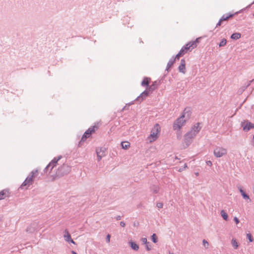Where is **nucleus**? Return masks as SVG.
Listing matches in <instances>:
<instances>
[{"mask_svg": "<svg viewBox=\"0 0 254 254\" xmlns=\"http://www.w3.org/2000/svg\"><path fill=\"white\" fill-rule=\"evenodd\" d=\"M31 184L28 182V181L25 179L24 181L23 182L21 186L20 187V188L22 189L24 187H25L26 186H29Z\"/></svg>", "mask_w": 254, "mask_h": 254, "instance_id": "obj_30", "label": "nucleus"}, {"mask_svg": "<svg viewBox=\"0 0 254 254\" xmlns=\"http://www.w3.org/2000/svg\"><path fill=\"white\" fill-rule=\"evenodd\" d=\"M169 254H173V253H170Z\"/></svg>", "mask_w": 254, "mask_h": 254, "instance_id": "obj_55", "label": "nucleus"}, {"mask_svg": "<svg viewBox=\"0 0 254 254\" xmlns=\"http://www.w3.org/2000/svg\"><path fill=\"white\" fill-rule=\"evenodd\" d=\"M62 158L61 155L58 156L57 157H55L46 166V167L44 169V171L47 172L48 169L50 168V171H52L54 166H56V164L59 160H60Z\"/></svg>", "mask_w": 254, "mask_h": 254, "instance_id": "obj_6", "label": "nucleus"}, {"mask_svg": "<svg viewBox=\"0 0 254 254\" xmlns=\"http://www.w3.org/2000/svg\"><path fill=\"white\" fill-rule=\"evenodd\" d=\"M191 113L190 109L189 108H186L182 116H184V118L187 120L190 118Z\"/></svg>", "mask_w": 254, "mask_h": 254, "instance_id": "obj_14", "label": "nucleus"}, {"mask_svg": "<svg viewBox=\"0 0 254 254\" xmlns=\"http://www.w3.org/2000/svg\"><path fill=\"white\" fill-rule=\"evenodd\" d=\"M241 34L240 33L236 32L233 33L231 36V38L233 40H238L241 38Z\"/></svg>", "mask_w": 254, "mask_h": 254, "instance_id": "obj_22", "label": "nucleus"}, {"mask_svg": "<svg viewBox=\"0 0 254 254\" xmlns=\"http://www.w3.org/2000/svg\"><path fill=\"white\" fill-rule=\"evenodd\" d=\"M151 240L154 243L158 242V238L155 234H153L151 236Z\"/></svg>", "mask_w": 254, "mask_h": 254, "instance_id": "obj_29", "label": "nucleus"}, {"mask_svg": "<svg viewBox=\"0 0 254 254\" xmlns=\"http://www.w3.org/2000/svg\"><path fill=\"white\" fill-rule=\"evenodd\" d=\"M226 43H227L226 39H225V38H223V39H222V40L221 41V42L219 44V46L220 47H223V46L226 45Z\"/></svg>", "mask_w": 254, "mask_h": 254, "instance_id": "obj_31", "label": "nucleus"}, {"mask_svg": "<svg viewBox=\"0 0 254 254\" xmlns=\"http://www.w3.org/2000/svg\"><path fill=\"white\" fill-rule=\"evenodd\" d=\"M231 244H232V246L233 247V248L235 249H237L238 247H239V245L236 241V239H233L232 240V242H231Z\"/></svg>", "mask_w": 254, "mask_h": 254, "instance_id": "obj_26", "label": "nucleus"}, {"mask_svg": "<svg viewBox=\"0 0 254 254\" xmlns=\"http://www.w3.org/2000/svg\"><path fill=\"white\" fill-rule=\"evenodd\" d=\"M160 130V127L159 124H156L154 125L153 127L152 128L150 134L149 135V138L152 139V140L151 141H155L158 137V133Z\"/></svg>", "mask_w": 254, "mask_h": 254, "instance_id": "obj_4", "label": "nucleus"}, {"mask_svg": "<svg viewBox=\"0 0 254 254\" xmlns=\"http://www.w3.org/2000/svg\"><path fill=\"white\" fill-rule=\"evenodd\" d=\"M196 136L192 131H189L184 135V142L186 145L185 147H188L192 142V139Z\"/></svg>", "mask_w": 254, "mask_h": 254, "instance_id": "obj_3", "label": "nucleus"}, {"mask_svg": "<svg viewBox=\"0 0 254 254\" xmlns=\"http://www.w3.org/2000/svg\"><path fill=\"white\" fill-rule=\"evenodd\" d=\"M105 149L103 150L102 148H100V149H99V151H101V153H102V152H104L105 153Z\"/></svg>", "mask_w": 254, "mask_h": 254, "instance_id": "obj_49", "label": "nucleus"}, {"mask_svg": "<svg viewBox=\"0 0 254 254\" xmlns=\"http://www.w3.org/2000/svg\"><path fill=\"white\" fill-rule=\"evenodd\" d=\"M178 69L179 72L181 73H183L184 74L186 73V61L185 59H182L181 60V63L178 67Z\"/></svg>", "mask_w": 254, "mask_h": 254, "instance_id": "obj_10", "label": "nucleus"}, {"mask_svg": "<svg viewBox=\"0 0 254 254\" xmlns=\"http://www.w3.org/2000/svg\"><path fill=\"white\" fill-rule=\"evenodd\" d=\"M202 243H203V245L205 246V244H206L207 245H208V243L207 242V241L206 240H205V239H204L202 241Z\"/></svg>", "mask_w": 254, "mask_h": 254, "instance_id": "obj_45", "label": "nucleus"}, {"mask_svg": "<svg viewBox=\"0 0 254 254\" xmlns=\"http://www.w3.org/2000/svg\"><path fill=\"white\" fill-rule=\"evenodd\" d=\"M191 48L192 49H194L197 47V44H195V43L193 42V41L189 42Z\"/></svg>", "mask_w": 254, "mask_h": 254, "instance_id": "obj_35", "label": "nucleus"}, {"mask_svg": "<svg viewBox=\"0 0 254 254\" xmlns=\"http://www.w3.org/2000/svg\"><path fill=\"white\" fill-rule=\"evenodd\" d=\"M7 192L6 190L0 191V200L4 199L6 196V192Z\"/></svg>", "mask_w": 254, "mask_h": 254, "instance_id": "obj_25", "label": "nucleus"}, {"mask_svg": "<svg viewBox=\"0 0 254 254\" xmlns=\"http://www.w3.org/2000/svg\"><path fill=\"white\" fill-rule=\"evenodd\" d=\"M213 153L216 157L219 158L227 154V150L223 147H216Z\"/></svg>", "mask_w": 254, "mask_h": 254, "instance_id": "obj_5", "label": "nucleus"}, {"mask_svg": "<svg viewBox=\"0 0 254 254\" xmlns=\"http://www.w3.org/2000/svg\"><path fill=\"white\" fill-rule=\"evenodd\" d=\"M221 216L222 217V218L225 220L227 221L228 220V214L224 210H222L221 211Z\"/></svg>", "mask_w": 254, "mask_h": 254, "instance_id": "obj_27", "label": "nucleus"}, {"mask_svg": "<svg viewBox=\"0 0 254 254\" xmlns=\"http://www.w3.org/2000/svg\"><path fill=\"white\" fill-rule=\"evenodd\" d=\"M97 156V160L98 161H100L102 158L105 155V154L104 152H102V153L101 154V151H99V149H96V150Z\"/></svg>", "mask_w": 254, "mask_h": 254, "instance_id": "obj_21", "label": "nucleus"}, {"mask_svg": "<svg viewBox=\"0 0 254 254\" xmlns=\"http://www.w3.org/2000/svg\"><path fill=\"white\" fill-rule=\"evenodd\" d=\"M72 254H77L75 251H71Z\"/></svg>", "mask_w": 254, "mask_h": 254, "instance_id": "obj_51", "label": "nucleus"}, {"mask_svg": "<svg viewBox=\"0 0 254 254\" xmlns=\"http://www.w3.org/2000/svg\"><path fill=\"white\" fill-rule=\"evenodd\" d=\"M175 61H176V60H175V59H174V57H172L170 59V60L169 61V62L167 64L165 71H167L168 72H169L171 67L173 65V64L175 63Z\"/></svg>", "mask_w": 254, "mask_h": 254, "instance_id": "obj_15", "label": "nucleus"}, {"mask_svg": "<svg viewBox=\"0 0 254 254\" xmlns=\"http://www.w3.org/2000/svg\"><path fill=\"white\" fill-rule=\"evenodd\" d=\"M98 127L96 126H94L90 127L82 135L80 141L78 143V146L81 147L84 142L86 140L87 138L89 137L91 134L95 131V129H97Z\"/></svg>", "mask_w": 254, "mask_h": 254, "instance_id": "obj_1", "label": "nucleus"}, {"mask_svg": "<svg viewBox=\"0 0 254 254\" xmlns=\"http://www.w3.org/2000/svg\"><path fill=\"white\" fill-rule=\"evenodd\" d=\"M128 244L133 250L135 251H137L138 250L139 246L135 242L130 240L128 242Z\"/></svg>", "mask_w": 254, "mask_h": 254, "instance_id": "obj_16", "label": "nucleus"}, {"mask_svg": "<svg viewBox=\"0 0 254 254\" xmlns=\"http://www.w3.org/2000/svg\"><path fill=\"white\" fill-rule=\"evenodd\" d=\"M198 175V173H196V175L197 176Z\"/></svg>", "mask_w": 254, "mask_h": 254, "instance_id": "obj_53", "label": "nucleus"}, {"mask_svg": "<svg viewBox=\"0 0 254 254\" xmlns=\"http://www.w3.org/2000/svg\"><path fill=\"white\" fill-rule=\"evenodd\" d=\"M200 38H196L195 41H193V42L195 43L196 44H198L199 43V40Z\"/></svg>", "mask_w": 254, "mask_h": 254, "instance_id": "obj_42", "label": "nucleus"}, {"mask_svg": "<svg viewBox=\"0 0 254 254\" xmlns=\"http://www.w3.org/2000/svg\"><path fill=\"white\" fill-rule=\"evenodd\" d=\"M199 123H197L195 124L191 128V130L190 131H192L193 133L196 135L197 133L201 129V127H199Z\"/></svg>", "mask_w": 254, "mask_h": 254, "instance_id": "obj_12", "label": "nucleus"}, {"mask_svg": "<svg viewBox=\"0 0 254 254\" xmlns=\"http://www.w3.org/2000/svg\"><path fill=\"white\" fill-rule=\"evenodd\" d=\"M253 16H254V13H253Z\"/></svg>", "mask_w": 254, "mask_h": 254, "instance_id": "obj_56", "label": "nucleus"}, {"mask_svg": "<svg viewBox=\"0 0 254 254\" xmlns=\"http://www.w3.org/2000/svg\"><path fill=\"white\" fill-rule=\"evenodd\" d=\"M238 189L239 190V191L240 192L243 198L246 200V201H247L248 200H249V202H251V199H250V196L248 194H247L245 191L244 190H243L242 189V188H241V186H238Z\"/></svg>", "mask_w": 254, "mask_h": 254, "instance_id": "obj_9", "label": "nucleus"}, {"mask_svg": "<svg viewBox=\"0 0 254 254\" xmlns=\"http://www.w3.org/2000/svg\"><path fill=\"white\" fill-rule=\"evenodd\" d=\"M145 247H146V249L147 251H150L151 249V246H149L148 244L146 245Z\"/></svg>", "mask_w": 254, "mask_h": 254, "instance_id": "obj_41", "label": "nucleus"}, {"mask_svg": "<svg viewBox=\"0 0 254 254\" xmlns=\"http://www.w3.org/2000/svg\"><path fill=\"white\" fill-rule=\"evenodd\" d=\"M254 81V79H253V80H252L248 82V83L246 85H245V86H247V87L248 88V87L251 85V83L252 82H253Z\"/></svg>", "mask_w": 254, "mask_h": 254, "instance_id": "obj_43", "label": "nucleus"}, {"mask_svg": "<svg viewBox=\"0 0 254 254\" xmlns=\"http://www.w3.org/2000/svg\"><path fill=\"white\" fill-rule=\"evenodd\" d=\"M234 219L236 223H238L239 222V220L237 217H234Z\"/></svg>", "mask_w": 254, "mask_h": 254, "instance_id": "obj_46", "label": "nucleus"}, {"mask_svg": "<svg viewBox=\"0 0 254 254\" xmlns=\"http://www.w3.org/2000/svg\"><path fill=\"white\" fill-rule=\"evenodd\" d=\"M247 237L249 239L250 242H253L254 241L253 237L250 233L247 234Z\"/></svg>", "mask_w": 254, "mask_h": 254, "instance_id": "obj_32", "label": "nucleus"}, {"mask_svg": "<svg viewBox=\"0 0 254 254\" xmlns=\"http://www.w3.org/2000/svg\"><path fill=\"white\" fill-rule=\"evenodd\" d=\"M141 241L145 245L148 244L149 243L147 242V239L146 238H142L141 239Z\"/></svg>", "mask_w": 254, "mask_h": 254, "instance_id": "obj_38", "label": "nucleus"}, {"mask_svg": "<svg viewBox=\"0 0 254 254\" xmlns=\"http://www.w3.org/2000/svg\"><path fill=\"white\" fill-rule=\"evenodd\" d=\"M206 164L207 165L211 166L212 165V162L210 161H206Z\"/></svg>", "mask_w": 254, "mask_h": 254, "instance_id": "obj_47", "label": "nucleus"}, {"mask_svg": "<svg viewBox=\"0 0 254 254\" xmlns=\"http://www.w3.org/2000/svg\"><path fill=\"white\" fill-rule=\"evenodd\" d=\"M38 172V171L35 170H33L30 174L29 175V176H33V179H34V177H35V175L36 173H37Z\"/></svg>", "mask_w": 254, "mask_h": 254, "instance_id": "obj_36", "label": "nucleus"}, {"mask_svg": "<svg viewBox=\"0 0 254 254\" xmlns=\"http://www.w3.org/2000/svg\"><path fill=\"white\" fill-rule=\"evenodd\" d=\"M222 22H223L222 20H221V19L220 18L218 23L216 24V27L220 26Z\"/></svg>", "mask_w": 254, "mask_h": 254, "instance_id": "obj_40", "label": "nucleus"}, {"mask_svg": "<svg viewBox=\"0 0 254 254\" xmlns=\"http://www.w3.org/2000/svg\"><path fill=\"white\" fill-rule=\"evenodd\" d=\"M122 218V216L118 215L116 217L117 220H120Z\"/></svg>", "mask_w": 254, "mask_h": 254, "instance_id": "obj_48", "label": "nucleus"}, {"mask_svg": "<svg viewBox=\"0 0 254 254\" xmlns=\"http://www.w3.org/2000/svg\"><path fill=\"white\" fill-rule=\"evenodd\" d=\"M70 168L68 166L64 164L59 168L58 170L61 174L64 175L67 173L69 171Z\"/></svg>", "mask_w": 254, "mask_h": 254, "instance_id": "obj_8", "label": "nucleus"}, {"mask_svg": "<svg viewBox=\"0 0 254 254\" xmlns=\"http://www.w3.org/2000/svg\"><path fill=\"white\" fill-rule=\"evenodd\" d=\"M149 95V91L146 89L142 92L139 96H138L135 100L136 101L139 102H142Z\"/></svg>", "mask_w": 254, "mask_h": 254, "instance_id": "obj_7", "label": "nucleus"}, {"mask_svg": "<svg viewBox=\"0 0 254 254\" xmlns=\"http://www.w3.org/2000/svg\"><path fill=\"white\" fill-rule=\"evenodd\" d=\"M123 149H127L130 145V143L128 141H122L121 143Z\"/></svg>", "mask_w": 254, "mask_h": 254, "instance_id": "obj_23", "label": "nucleus"}, {"mask_svg": "<svg viewBox=\"0 0 254 254\" xmlns=\"http://www.w3.org/2000/svg\"><path fill=\"white\" fill-rule=\"evenodd\" d=\"M238 13V12H236L235 13H226L225 14H224L221 17V20H222L223 21H227L230 18H232L234 16L235 14H236Z\"/></svg>", "mask_w": 254, "mask_h": 254, "instance_id": "obj_13", "label": "nucleus"}, {"mask_svg": "<svg viewBox=\"0 0 254 254\" xmlns=\"http://www.w3.org/2000/svg\"><path fill=\"white\" fill-rule=\"evenodd\" d=\"M185 167H187V166L186 164H185Z\"/></svg>", "mask_w": 254, "mask_h": 254, "instance_id": "obj_52", "label": "nucleus"}, {"mask_svg": "<svg viewBox=\"0 0 254 254\" xmlns=\"http://www.w3.org/2000/svg\"><path fill=\"white\" fill-rule=\"evenodd\" d=\"M156 206L159 208H162L163 206V203L162 202H157Z\"/></svg>", "mask_w": 254, "mask_h": 254, "instance_id": "obj_37", "label": "nucleus"}, {"mask_svg": "<svg viewBox=\"0 0 254 254\" xmlns=\"http://www.w3.org/2000/svg\"><path fill=\"white\" fill-rule=\"evenodd\" d=\"M186 120L185 119L184 116H181L178 118L174 123L173 128L174 130H179L181 128L184 126L186 122Z\"/></svg>", "mask_w": 254, "mask_h": 254, "instance_id": "obj_2", "label": "nucleus"}, {"mask_svg": "<svg viewBox=\"0 0 254 254\" xmlns=\"http://www.w3.org/2000/svg\"><path fill=\"white\" fill-rule=\"evenodd\" d=\"M26 179L28 181V182L31 185L32 182H33V176H28Z\"/></svg>", "mask_w": 254, "mask_h": 254, "instance_id": "obj_33", "label": "nucleus"}, {"mask_svg": "<svg viewBox=\"0 0 254 254\" xmlns=\"http://www.w3.org/2000/svg\"><path fill=\"white\" fill-rule=\"evenodd\" d=\"M157 87V82L156 81H154L152 84L149 85L147 88V90L149 92H152L155 90Z\"/></svg>", "mask_w": 254, "mask_h": 254, "instance_id": "obj_18", "label": "nucleus"}, {"mask_svg": "<svg viewBox=\"0 0 254 254\" xmlns=\"http://www.w3.org/2000/svg\"><path fill=\"white\" fill-rule=\"evenodd\" d=\"M120 225L122 227H124L126 226V223L124 221H121V222H120Z\"/></svg>", "mask_w": 254, "mask_h": 254, "instance_id": "obj_44", "label": "nucleus"}, {"mask_svg": "<svg viewBox=\"0 0 254 254\" xmlns=\"http://www.w3.org/2000/svg\"><path fill=\"white\" fill-rule=\"evenodd\" d=\"M150 191L154 193H157L159 190V187L158 185H153L150 187Z\"/></svg>", "mask_w": 254, "mask_h": 254, "instance_id": "obj_20", "label": "nucleus"}, {"mask_svg": "<svg viewBox=\"0 0 254 254\" xmlns=\"http://www.w3.org/2000/svg\"><path fill=\"white\" fill-rule=\"evenodd\" d=\"M190 44L188 43V44L184 46L181 49L183 50V51L185 52V53H186L188 50H189L190 49V48H191Z\"/></svg>", "mask_w": 254, "mask_h": 254, "instance_id": "obj_28", "label": "nucleus"}, {"mask_svg": "<svg viewBox=\"0 0 254 254\" xmlns=\"http://www.w3.org/2000/svg\"><path fill=\"white\" fill-rule=\"evenodd\" d=\"M64 237L65 238V240L66 242L72 243L73 244H75V242L72 239L70 235L69 234L68 232H66V234H64Z\"/></svg>", "mask_w": 254, "mask_h": 254, "instance_id": "obj_17", "label": "nucleus"}, {"mask_svg": "<svg viewBox=\"0 0 254 254\" xmlns=\"http://www.w3.org/2000/svg\"><path fill=\"white\" fill-rule=\"evenodd\" d=\"M243 130L245 131H248L252 128H254V125L250 122L247 121L246 124L243 127Z\"/></svg>", "mask_w": 254, "mask_h": 254, "instance_id": "obj_11", "label": "nucleus"}, {"mask_svg": "<svg viewBox=\"0 0 254 254\" xmlns=\"http://www.w3.org/2000/svg\"><path fill=\"white\" fill-rule=\"evenodd\" d=\"M247 88V86H243L241 88L238 90V93L239 94H242L246 89Z\"/></svg>", "mask_w": 254, "mask_h": 254, "instance_id": "obj_34", "label": "nucleus"}, {"mask_svg": "<svg viewBox=\"0 0 254 254\" xmlns=\"http://www.w3.org/2000/svg\"><path fill=\"white\" fill-rule=\"evenodd\" d=\"M150 81V78L149 77H144L141 82V85L142 86H146L147 88L149 86Z\"/></svg>", "mask_w": 254, "mask_h": 254, "instance_id": "obj_19", "label": "nucleus"}, {"mask_svg": "<svg viewBox=\"0 0 254 254\" xmlns=\"http://www.w3.org/2000/svg\"><path fill=\"white\" fill-rule=\"evenodd\" d=\"M181 171H182V169H180L179 170V171H180V172H181Z\"/></svg>", "mask_w": 254, "mask_h": 254, "instance_id": "obj_54", "label": "nucleus"}, {"mask_svg": "<svg viewBox=\"0 0 254 254\" xmlns=\"http://www.w3.org/2000/svg\"><path fill=\"white\" fill-rule=\"evenodd\" d=\"M110 238H111V236L110 234H108L106 236V242L107 243H109L110 242Z\"/></svg>", "mask_w": 254, "mask_h": 254, "instance_id": "obj_39", "label": "nucleus"}, {"mask_svg": "<svg viewBox=\"0 0 254 254\" xmlns=\"http://www.w3.org/2000/svg\"><path fill=\"white\" fill-rule=\"evenodd\" d=\"M185 53H186L185 52H184L183 51V50L181 49L180 52L176 55L175 57H174V59H175L176 60L177 59L179 60L180 59V58L181 56H183Z\"/></svg>", "mask_w": 254, "mask_h": 254, "instance_id": "obj_24", "label": "nucleus"}, {"mask_svg": "<svg viewBox=\"0 0 254 254\" xmlns=\"http://www.w3.org/2000/svg\"><path fill=\"white\" fill-rule=\"evenodd\" d=\"M253 3H254V2H253L252 3H251V4H249V5H248V6L246 7V8H250V7H251V6L252 5V4H253Z\"/></svg>", "mask_w": 254, "mask_h": 254, "instance_id": "obj_50", "label": "nucleus"}]
</instances>
